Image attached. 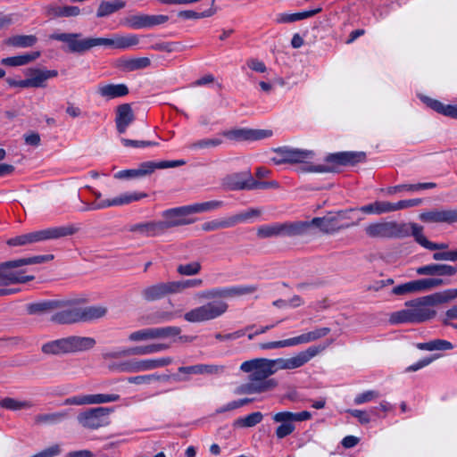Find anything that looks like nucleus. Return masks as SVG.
Returning a JSON list of instances; mask_svg holds the SVG:
<instances>
[{
	"mask_svg": "<svg viewBox=\"0 0 457 457\" xmlns=\"http://www.w3.org/2000/svg\"><path fill=\"white\" fill-rule=\"evenodd\" d=\"M162 216L163 220L159 221L163 233L171 228L188 225L195 221L185 215L182 206L166 210L162 213Z\"/></svg>",
	"mask_w": 457,
	"mask_h": 457,
	"instance_id": "f3484780",
	"label": "nucleus"
},
{
	"mask_svg": "<svg viewBox=\"0 0 457 457\" xmlns=\"http://www.w3.org/2000/svg\"><path fill=\"white\" fill-rule=\"evenodd\" d=\"M410 229V235L411 234L416 242L419 243L423 247H426L427 244L429 240L423 235V228L416 223L408 224Z\"/></svg>",
	"mask_w": 457,
	"mask_h": 457,
	"instance_id": "0e129e2a",
	"label": "nucleus"
},
{
	"mask_svg": "<svg viewBox=\"0 0 457 457\" xmlns=\"http://www.w3.org/2000/svg\"><path fill=\"white\" fill-rule=\"evenodd\" d=\"M457 298V288L447 289L443 292L435 293L430 295L423 296V299L431 306L447 303Z\"/></svg>",
	"mask_w": 457,
	"mask_h": 457,
	"instance_id": "a19ab883",
	"label": "nucleus"
},
{
	"mask_svg": "<svg viewBox=\"0 0 457 457\" xmlns=\"http://www.w3.org/2000/svg\"><path fill=\"white\" fill-rule=\"evenodd\" d=\"M321 12V8L304 11L295 13H279L277 15L276 21L278 23H292L297 21L304 20L316 15Z\"/></svg>",
	"mask_w": 457,
	"mask_h": 457,
	"instance_id": "4c0bfd02",
	"label": "nucleus"
},
{
	"mask_svg": "<svg viewBox=\"0 0 457 457\" xmlns=\"http://www.w3.org/2000/svg\"><path fill=\"white\" fill-rule=\"evenodd\" d=\"M263 414L261 411H254L244 418H239L234 421V427L253 428L262 422Z\"/></svg>",
	"mask_w": 457,
	"mask_h": 457,
	"instance_id": "de8ad7c7",
	"label": "nucleus"
},
{
	"mask_svg": "<svg viewBox=\"0 0 457 457\" xmlns=\"http://www.w3.org/2000/svg\"><path fill=\"white\" fill-rule=\"evenodd\" d=\"M185 160L161 161V162H145L139 164L137 169L123 170L114 174L118 179H131L142 178L152 174L157 169H169L183 166Z\"/></svg>",
	"mask_w": 457,
	"mask_h": 457,
	"instance_id": "1a4fd4ad",
	"label": "nucleus"
},
{
	"mask_svg": "<svg viewBox=\"0 0 457 457\" xmlns=\"http://www.w3.org/2000/svg\"><path fill=\"white\" fill-rule=\"evenodd\" d=\"M224 367L218 365L198 364L187 367H179V371L187 374H218L223 372Z\"/></svg>",
	"mask_w": 457,
	"mask_h": 457,
	"instance_id": "e433bc0d",
	"label": "nucleus"
},
{
	"mask_svg": "<svg viewBox=\"0 0 457 457\" xmlns=\"http://www.w3.org/2000/svg\"><path fill=\"white\" fill-rule=\"evenodd\" d=\"M111 409L96 407L79 413L77 417L79 423L87 429H97L109 424Z\"/></svg>",
	"mask_w": 457,
	"mask_h": 457,
	"instance_id": "9b49d317",
	"label": "nucleus"
},
{
	"mask_svg": "<svg viewBox=\"0 0 457 457\" xmlns=\"http://www.w3.org/2000/svg\"><path fill=\"white\" fill-rule=\"evenodd\" d=\"M180 332L181 328L175 326L152 327L153 340L177 337Z\"/></svg>",
	"mask_w": 457,
	"mask_h": 457,
	"instance_id": "49530a36",
	"label": "nucleus"
},
{
	"mask_svg": "<svg viewBox=\"0 0 457 457\" xmlns=\"http://www.w3.org/2000/svg\"><path fill=\"white\" fill-rule=\"evenodd\" d=\"M251 179L252 176L247 174L246 179H243L242 175L236 173L225 178V185L230 190H251Z\"/></svg>",
	"mask_w": 457,
	"mask_h": 457,
	"instance_id": "f704fd0d",
	"label": "nucleus"
},
{
	"mask_svg": "<svg viewBox=\"0 0 457 457\" xmlns=\"http://www.w3.org/2000/svg\"><path fill=\"white\" fill-rule=\"evenodd\" d=\"M366 214H384L393 212L392 203L386 201H376L374 203L363 205L358 209Z\"/></svg>",
	"mask_w": 457,
	"mask_h": 457,
	"instance_id": "ea45409f",
	"label": "nucleus"
},
{
	"mask_svg": "<svg viewBox=\"0 0 457 457\" xmlns=\"http://www.w3.org/2000/svg\"><path fill=\"white\" fill-rule=\"evenodd\" d=\"M416 272L422 276L452 277L457 273V267L448 264L430 263L419 267Z\"/></svg>",
	"mask_w": 457,
	"mask_h": 457,
	"instance_id": "4be33fe9",
	"label": "nucleus"
},
{
	"mask_svg": "<svg viewBox=\"0 0 457 457\" xmlns=\"http://www.w3.org/2000/svg\"><path fill=\"white\" fill-rule=\"evenodd\" d=\"M169 16L163 14L150 15L138 13L127 16L123 20L124 25L134 29H148L166 23Z\"/></svg>",
	"mask_w": 457,
	"mask_h": 457,
	"instance_id": "f8f14e48",
	"label": "nucleus"
},
{
	"mask_svg": "<svg viewBox=\"0 0 457 457\" xmlns=\"http://www.w3.org/2000/svg\"><path fill=\"white\" fill-rule=\"evenodd\" d=\"M405 306V309L391 314V323H421L431 320L436 313V311L429 309L431 305L423 299V296L406 302Z\"/></svg>",
	"mask_w": 457,
	"mask_h": 457,
	"instance_id": "7ed1b4c3",
	"label": "nucleus"
},
{
	"mask_svg": "<svg viewBox=\"0 0 457 457\" xmlns=\"http://www.w3.org/2000/svg\"><path fill=\"white\" fill-rule=\"evenodd\" d=\"M278 154V158H274L273 161L277 164L284 162H301L305 159L312 156V152L303 151L289 147H280L275 150Z\"/></svg>",
	"mask_w": 457,
	"mask_h": 457,
	"instance_id": "aec40b11",
	"label": "nucleus"
},
{
	"mask_svg": "<svg viewBox=\"0 0 457 457\" xmlns=\"http://www.w3.org/2000/svg\"><path fill=\"white\" fill-rule=\"evenodd\" d=\"M39 56L40 52L36 51L18 56L4 58L1 60V63L8 66H22L35 61Z\"/></svg>",
	"mask_w": 457,
	"mask_h": 457,
	"instance_id": "79ce46f5",
	"label": "nucleus"
},
{
	"mask_svg": "<svg viewBox=\"0 0 457 457\" xmlns=\"http://www.w3.org/2000/svg\"><path fill=\"white\" fill-rule=\"evenodd\" d=\"M272 383L264 382L262 384H258L255 381H253L250 378H248V382L240 385L235 390L237 395H253V394H262L270 391V386Z\"/></svg>",
	"mask_w": 457,
	"mask_h": 457,
	"instance_id": "c85d7f7f",
	"label": "nucleus"
},
{
	"mask_svg": "<svg viewBox=\"0 0 457 457\" xmlns=\"http://www.w3.org/2000/svg\"><path fill=\"white\" fill-rule=\"evenodd\" d=\"M257 288L255 285H249L215 287L199 292L196 294V297L201 300H209V302L186 312L184 319L193 323L217 319L223 315L228 309V304L224 299L250 295L254 293Z\"/></svg>",
	"mask_w": 457,
	"mask_h": 457,
	"instance_id": "f257e3e1",
	"label": "nucleus"
},
{
	"mask_svg": "<svg viewBox=\"0 0 457 457\" xmlns=\"http://www.w3.org/2000/svg\"><path fill=\"white\" fill-rule=\"evenodd\" d=\"M47 15L57 18V17H76L80 14V9L78 6H58L49 5L46 7Z\"/></svg>",
	"mask_w": 457,
	"mask_h": 457,
	"instance_id": "58836bf2",
	"label": "nucleus"
},
{
	"mask_svg": "<svg viewBox=\"0 0 457 457\" xmlns=\"http://www.w3.org/2000/svg\"><path fill=\"white\" fill-rule=\"evenodd\" d=\"M170 295H176L173 281L158 282L141 291L142 298L147 303L159 301Z\"/></svg>",
	"mask_w": 457,
	"mask_h": 457,
	"instance_id": "2eb2a0df",
	"label": "nucleus"
},
{
	"mask_svg": "<svg viewBox=\"0 0 457 457\" xmlns=\"http://www.w3.org/2000/svg\"><path fill=\"white\" fill-rule=\"evenodd\" d=\"M0 406L7 410L18 411L30 409L33 407V403L29 401H19L14 398L5 397L1 400Z\"/></svg>",
	"mask_w": 457,
	"mask_h": 457,
	"instance_id": "8fccbe9b",
	"label": "nucleus"
},
{
	"mask_svg": "<svg viewBox=\"0 0 457 457\" xmlns=\"http://www.w3.org/2000/svg\"><path fill=\"white\" fill-rule=\"evenodd\" d=\"M39 242L38 240V235L37 231L21 235L14 237L12 238H10L7 241V244L11 246H20V245H26L33 243Z\"/></svg>",
	"mask_w": 457,
	"mask_h": 457,
	"instance_id": "603ef678",
	"label": "nucleus"
},
{
	"mask_svg": "<svg viewBox=\"0 0 457 457\" xmlns=\"http://www.w3.org/2000/svg\"><path fill=\"white\" fill-rule=\"evenodd\" d=\"M170 377L168 375H156V374H148V375H140L135 377L128 378V382L135 385H143V384H150L154 380H163L166 381Z\"/></svg>",
	"mask_w": 457,
	"mask_h": 457,
	"instance_id": "6e6d98bb",
	"label": "nucleus"
},
{
	"mask_svg": "<svg viewBox=\"0 0 457 457\" xmlns=\"http://www.w3.org/2000/svg\"><path fill=\"white\" fill-rule=\"evenodd\" d=\"M420 220L426 223H455L457 222V209H433L421 212Z\"/></svg>",
	"mask_w": 457,
	"mask_h": 457,
	"instance_id": "a211bd4d",
	"label": "nucleus"
},
{
	"mask_svg": "<svg viewBox=\"0 0 457 457\" xmlns=\"http://www.w3.org/2000/svg\"><path fill=\"white\" fill-rule=\"evenodd\" d=\"M98 93L109 99L124 96L129 94V88L124 84H108L98 87Z\"/></svg>",
	"mask_w": 457,
	"mask_h": 457,
	"instance_id": "72a5a7b5",
	"label": "nucleus"
},
{
	"mask_svg": "<svg viewBox=\"0 0 457 457\" xmlns=\"http://www.w3.org/2000/svg\"><path fill=\"white\" fill-rule=\"evenodd\" d=\"M131 342H144L153 340L152 328H145L134 331L129 335Z\"/></svg>",
	"mask_w": 457,
	"mask_h": 457,
	"instance_id": "680f3d73",
	"label": "nucleus"
},
{
	"mask_svg": "<svg viewBox=\"0 0 457 457\" xmlns=\"http://www.w3.org/2000/svg\"><path fill=\"white\" fill-rule=\"evenodd\" d=\"M79 228L74 225H67L61 227H52L37 231L38 240L45 241L49 239H58L63 237L74 235Z\"/></svg>",
	"mask_w": 457,
	"mask_h": 457,
	"instance_id": "5701e85b",
	"label": "nucleus"
},
{
	"mask_svg": "<svg viewBox=\"0 0 457 457\" xmlns=\"http://www.w3.org/2000/svg\"><path fill=\"white\" fill-rule=\"evenodd\" d=\"M107 312V309L100 305H92L83 307L80 303V322H87L104 317Z\"/></svg>",
	"mask_w": 457,
	"mask_h": 457,
	"instance_id": "473e14b6",
	"label": "nucleus"
},
{
	"mask_svg": "<svg viewBox=\"0 0 457 457\" xmlns=\"http://www.w3.org/2000/svg\"><path fill=\"white\" fill-rule=\"evenodd\" d=\"M329 332H330L329 328H316L308 333L302 334L298 337H293L295 345L307 344V343L315 341L319 338L326 337Z\"/></svg>",
	"mask_w": 457,
	"mask_h": 457,
	"instance_id": "37998d69",
	"label": "nucleus"
},
{
	"mask_svg": "<svg viewBox=\"0 0 457 457\" xmlns=\"http://www.w3.org/2000/svg\"><path fill=\"white\" fill-rule=\"evenodd\" d=\"M126 3L122 0L102 1L96 10L97 18L108 17L123 9Z\"/></svg>",
	"mask_w": 457,
	"mask_h": 457,
	"instance_id": "7c9ffc66",
	"label": "nucleus"
},
{
	"mask_svg": "<svg viewBox=\"0 0 457 457\" xmlns=\"http://www.w3.org/2000/svg\"><path fill=\"white\" fill-rule=\"evenodd\" d=\"M134 113L129 104H123L117 107L115 124L117 131L120 134L125 133L128 127L134 121Z\"/></svg>",
	"mask_w": 457,
	"mask_h": 457,
	"instance_id": "b1692460",
	"label": "nucleus"
},
{
	"mask_svg": "<svg viewBox=\"0 0 457 457\" xmlns=\"http://www.w3.org/2000/svg\"><path fill=\"white\" fill-rule=\"evenodd\" d=\"M310 230V220H297L288 222L289 237L303 236L307 234Z\"/></svg>",
	"mask_w": 457,
	"mask_h": 457,
	"instance_id": "5fc2aeb1",
	"label": "nucleus"
},
{
	"mask_svg": "<svg viewBox=\"0 0 457 457\" xmlns=\"http://www.w3.org/2000/svg\"><path fill=\"white\" fill-rule=\"evenodd\" d=\"M50 38L63 42L67 51L75 54H83L96 46H111L116 49H127L139 43L137 35L121 36L113 35L112 38L105 37H82L80 33H55Z\"/></svg>",
	"mask_w": 457,
	"mask_h": 457,
	"instance_id": "f03ea898",
	"label": "nucleus"
},
{
	"mask_svg": "<svg viewBox=\"0 0 457 457\" xmlns=\"http://www.w3.org/2000/svg\"><path fill=\"white\" fill-rule=\"evenodd\" d=\"M221 135L232 141H253L260 140L272 136V131L269 129H236L225 130Z\"/></svg>",
	"mask_w": 457,
	"mask_h": 457,
	"instance_id": "4468645a",
	"label": "nucleus"
},
{
	"mask_svg": "<svg viewBox=\"0 0 457 457\" xmlns=\"http://www.w3.org/2000/svg\"><path fill=\"white\" fill-rule=\"evenodd\" d=\"M257 236L261 238L278 237V222L261 226L257 229Z\"/></svg>",
	"mask_w": 457,
	"mask_h": 457,
	"instance_id": "e2e57ef3",
	"label": "nucleus"
},
{
	"mask_svg": "<svg viewBox=\"0 0 457 457\" xmlns=\"http://www.w3.org/2000/svg\"><path fill=\"white\" fill-rule=\"evenodd\" d=\"M147 195L145 193H124L120 195V196H117L113 199H106V203L102 204L101 207H111V206H119V205H124L130 204L135 201H139L145 197H146Z\"/></svg>",
	"mask_w": 457,
	"mask_h": 457,
	"instance_id": "2f4dec72",
	"label": "nucleus"
},
{
	"mask_svg": "<svg viewBox=\"0 0 457 457\" xmlns=\"http://www.w3.org/2000/svg\"><path fill=\"white\" fill-rule=\"evenodd\" d=\"M339 216L345 218L343 212H340L338 215L315 217L310 220L311 229L312 228H316L324 234H335L342 229L348 228L351 226L355 225L354 223L339 224Z\"/></svg>",
	"mask_w": 457,
	"mask_h": 457,
	"instance_id": "ddd939ff",
	"label": "nucleus"
},
{
	"mask_svg": "<svg viewBox=\"0 0 457 457\" xmlns=\"http://www.w3.org/2000/svg\"><path fill=\"white\" fill-rule=\"evenodd\" d=\"M216 8H209L202 12H197L192 10L180 11L178 13L179 18L187 19V20H196L202 18H208L216 13Z\"/></svg>",
	"mask_w": 457,
	"mask_h": 457,
	"instance_id": "4d7b16f0",
	"label": "nucleus"
},
{
	"mask_svg": "<svg viewBox=\"0 0 457 457\" xmlns=\"http://www.w3.org/2000/svg\"><path fill=\"white\" fill-rule=\"evenodd\" d=\"M202 266L199 262H192L186 264H179L177 272L182 276H194L201 271Z\"/></svg>",
	"mask_w": 457,
	"mask_h": 457,
	"instance_id": "052dcab7",
	"label": "nucleus"
},
{
	"mask_svg": "<svg viewBox=\"0 0 457 457\" xmlns=\"http://www.w3.org/2000/svg\"><path fill=\"white\" fill-rule=\"evenodd\" d=\"M312 419V413L308 411H303L300 412L292 411H279L272 416V420L275 423L279 425L275 430V435L278 439H283L295 430V422H302Z\"/></svg>",
	"mask_w": 457,
	"mask_h": 457,
	"instance_id": "6e6552de",
	"label": "nucleus"
},
{
	"mask_svg": "<svg viewBox=\"0 0 457 457\" xmlns=\"http://www.w3.org/2000/svg\"><path fill=\"white\" fill-rule=\"evenodd\" d=\"M417 347L420 350L434 351V350H451L453 344L446 340L436 339L427 343H419Z\"/></svg>",
	"mask_w": 457,
	"mask_h": 457,
	"instance_id": "864d4df0",
	"label": "nucleus"
},
{
	"mask_svg": "<svg viewBox=\"0 0 457 457\" xmlns=\"http://www.w3.org/2000/svg\"><path fill=\"white\" fill-rule=\"evenodd\" d=\"M240 370L243 372L250 373L249 378L258 384L272 383L270 391L278 386V381L275 378H270L274 373L269 363V359L256 358L245 361L240 365Z\"/></svg>",
	"mask_w": 457,
	"mask_h": 457,
	"instance_id": "0eeeda50",
	"label": "nucleus"
},
{
	"mask_svg": "<svg viewBox=\"0 0 457 457\" xmlns=\"http://www.w3.org/2000/svg\"><path fill=\"white\" fill-rule=\"evenodd\" d=\"M169 348V344L157 343L132 347L131 352L133 355H148L165 351Z\"/></svg>",
	"mask_w": 457,
	"mask_h": 457,
	"instance_id": "a18cd8bd",
	"label": "nucleus"
},
{
	"mask_svg": "<svg viewBox=\"0 0 457 457\" xmlns=\"http://www.w3.org/2000/svg\"><path fill=\"white\" fill-rule=\"evenodd\" d=\"M21 267L19 260H12L0 263V286H9L13 284H23L32 281L35 277L32 275H24L22 270H17Z\"/></svg>",
	"mask_w": 457,
	"mask_h": 457,
	"instance_id": "9d476101",
	"label": "nucleus"
},
{
	"mask_svg": "<svg viewBox=\"0 0 457 457\" xmlns=\"http://www.w3.org/2000/svg\"><path fill=\"white\" fill-rule=\"evenodd\" d=\"M364 152H339L328 154L325 161L338 165H354L365 160Z\"/></svg>",
	"mask_w": 457,
	"mask_h": 457,
	"instance_id": "412c9836",
	"label": "nucleus"
},
{
	"mask_svg": "<svg viewBox=\"0 0 457 457\" xmlns=\"http://www.w3.org/2000/svg\"><path fill=\"white\" fill-rule=\"evenodd\" d=\"M58 306L51 316V321L60 325L79 323L80 298H58Z\"/></svg>",
	"mask_w": 457,
	"mask_h": 457,
	"instance_id": "423d86ee",
	"label": "nucleus"
},
{
	"mask_svg": "<svg viewBox=\"0 0 457 457\" xmlns=\"http://www.w3.org/2000/svg\"><path fill=\"white\" fill-rule=\"evenodd\" d=\"M295 342L294 338H288L279 341H272L268 343H262L259 345V347L262 350H269V349H277V348H282V347H289L294 346Z\"/></svg>",
	"mask_w": 457,
	"mask_h": 457,
	"instance_id": "69168bd1",
	"label": "nucleus"
},
{
	"mask_svg": "<svg viewBox=\"0 0 457 457\" xmlns=\"http://www.w3.org/2000/svg\"><path fill=\"white\" fill-rule=\"evenodd\" d=\"M69 353L88 351L95 347L96 339L90 337H67Z\"/></svg>",
	"mask_w": 457,
	"mask_h": 457,
	"instance_id": "393cba45",
	"label": "nucleus"
},
{
	"mask_svg": "<svg viewBox=\"0 0 457 457\" xmlns=\"http://www.w3.org/2000/svg\"><path fill=\"white\" fill-rule=\"evenodd\" d=\"M321 350L322 348L319 346H311L305 351L298 353L295 356L287 358V369L294 370L303 366Z\"/></svg>",
	"mask_w": 457,
	"mask_h": 457,
	"instance_id": "a878e982",
	"label": "nucleus"
},
{
	"mask_svg": "<svg viewBox=\"0 0 457 457\" xmlns=\"http://www.w3.org/2000/svg\"><path fill=\"white\" fill-rule=\"evenodd\" d=\"M419 284H420V292H423V291H427V290L440 287L445 284V281L442 278H430L419 279Z\"/></svg>",
	"mask_w": 457,
	"mask_h": 457,
	"instance_id": "774afa93",
	"label": "nucleus"
},
{
	"mask_svg": "<svg viewBox=\"0 0 457 457\" xmlns=\"http://www.w3.org/2000/svg\"><path fill=\"white\" fill-rule=\"evenodd\" d=\"M151 61L147 57L138 58H120L117 60L116 66L123 71H133L137 70L145 69L150 66Z\"/></svg>",
	"mask_w": 457,
	"mask_h": 457,
	"instance_id": "cd10ccee",
	"label": "nucleus"
},
{
	"mask_svg": "<svg viewBox=\"0 0 457 457\" xmlns=\"http://www.w3.org/2000/svg\"><path fill=\"white\" fill-rule=\"evenodd\" d=\"M58 298L44 300L41 302L32 303L27 305V312L30 315L44 314L54 312L58 306Z\"/></svg>",
	"mask_w": 457,
	"mask_h": 457,
	"instance_id": "c756f323",
	"label": "nucleus"
},
{
	"mask_svg": "<svg viewBox=\"0 0 457 457\" xmlns=\"http://www.w3.org/2000/svg\"><path fill=\"white\" fill-rule=\"evenodd\" d=\"M41 350L46 354L69 353L67 337L47 342L42 345Z\"/></svg>",
	"mask_w": 457,
	"mask_h": 457,
	"instance_id": "c9c22d12",
	"label": "nucleus"
},
{
	"mask_svg": "<svg viewBox=\"0 0 457 457\" xmlns=\"http://www.w3.org/2000/svg\"><path fill=\"white\" fill-rule=\"evenodd\" d=\"M67 416L68 412L65 411L53 413H42L36 415L34 420L37 425H54L62 422Z\"/></svg>",
	"mask_w": 457,
	"mask_h": 457,
	"instance_id": "c03bdc74",
	"label": "nucleus"
},
{
	"mask_svg": "<svg viewBox=\"0 0 457 457\" xmlns=\"http://www.w3.org/2000/svg\"><path fill=\"white\" fill-rule=\"evenodd\" d=\"M176 294H180L187 288H197L203 285L201 278H192L179 281H173Z\"/></svg>",
	"mask_w": 457,
	"mask_h": 457,
	"instance_id": "bf43d9fd",
	"label": "nucleus"
},
{
	"mask_svg": "<svg viewBox=\"0 0 457 457\" xmlns=\"http://www.w3.org/2000/svg\"><path fill=\"white\" fill-rule=\"evenodd\" d=\"M364 231L371 238H403L410 236L408 224L395 220L370 223Z\"/></svg>",
	"mask_w": 457,
	"mask_h": 457,
	"instance_id": "39448f33",
	"label": "nucleus"
},
{
	"mask_svg": "<svg viewBox=\"0 0 457 457\" xmlns=\"http://www.w3.org/2000/svg\"><path fill=\"white\" fill-rule=\"evenodd\" d=\"M37 40L33 35H18L8 38L6 43L17 47H29L34 46Z\"/></svg>",
	"mask_w": 457,
	"mask_h": 457,
	"instance_id": "3c124183",
	"label": "nucleus"
},
{
	"mask_svg": "<svg viewBox=\"0 0 457 457\" xmlns=\"http://www.w3.org/2000/svg\"><path fill=\"white\" fill-rule=\"evenodd\" d=\"M129 230L145 237H157L163 234L161 222L159 220L134 224L129 227Z\"/></svg>",
	"mask_w": 457,
	"mask_h": 457,
	"instance_id": "bb28decb",
	"label": "nucleus"
},
{
	"mask_svg": "<svg viewBox=\"0 0 457 457\" xmlns=\"http://www.w3.org/2000/svg\"><path fill=\"white\" fill-rule=\"evenodd\" d=\"M120 396L117 394H96L75 395L65 399V405H89L112 403L119 401Z\"/></svg>",
	"mask_w": 457,
	"mask_h": 457,
	"instance_id": "dca6fc26",
	"label": "nucleus"
},
{
	"mask_svg": "<svg viewBox=\"0 0 457 457\" xmlns=\"http://www.w3.org/2000/svg\"><path fill=\"white\" fill-rule=\"evenodd\" d=\"M172 358L130 359L109 365V370L118 373H139L170 365Z\"/></svg>",
	"mask_w": 457,
	"mask_h": 457,
	"instance_id": "20e7f679",
	"label": "nucleus"
},
{
	"mask_svg": "<svg viewBox=\"0 0 457 457\" xmlns=\"http://www.w3.org/2000/svg\"><path fill=\"white\" fill-rule=\"evenodd\" d=\"M53 259H54L53 254H46V255H37V256L29 257V258H21L18 260L21 264V267H22L25 265H32V264L46 262Z\"/></svg>",
	"mask_w": 457,
	"mask_h": 457,
	"instance_id": "338daca9",
	"label": "nucleus"
},
{
	"mask_svg": "<svg viewBox=\"0 0 457 457\" xmlns=\"http://www.w3.org/2000/svg\"><path fill=\"white\" fill-rule=\"evenodd\" d=\"M223 143L220 137L203 138L192 142L188 145V148L191 150H204L216 148Z\"/></svg>",
	"mask_w": 457,
	"mask_h": 457,
	"instance_id": "09e8293b",
	"label": "nucleus"
},
{
	"mask_svg": "<svg viewBox=\"0 0 457 457\" xmlns=\"http://www.w3.org/2000/svg\"><path fill=\"white\" fill-rule=\"evenodd\" d=\"M420 292V287L418 280H412L393 288L392 293L396 295H403L409 293Z\"/></svg>",
	"mask_w": 457,
	"mask_h": 457,
	"instance_id": "13d9d810",
	"label": "nucleus"
},
{
	"mask_svg": "<svg viewBox=\"0 0 457 457\" xmlns=\"http://www.w3.org/2000/svg\"><path fill=\"white\" fill-rule=\"evenodd\" d=\"M57 75L56 70L31 69L29 71L28 78L21 84L29 87H46L47 79L55 78Z\"/></svg>",
	"mask_w": 457,
	"mask_h": 457,
	"instance_id": "6ab92c4d",
	"label": "nucleus"
}]
</instances>
